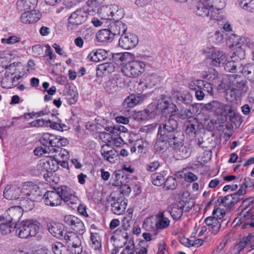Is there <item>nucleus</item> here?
<instances>
[{
	"label": "nucleus",
	"mask_w": 254,
	"mask_h": 254,
	"mask_svg": "<svg viewBox=\"0 0 254 254\" xmlns=\"http://www.w3.org/2000/svg\"><path fill=\"white\" fill-rule=\"evenodd\" d=\"M230 88L226 90L227 98L233 101L244 95L248 91L249 87L247 82L242 79L237 74H230L229 76Z\"/></svg>",
	"instance_id": "f257e3e1"
},
{
	"label": "nucleus",
	"mask_w": 254,
	"mask_h": 254,
	"mask_svg": "<svg viewBox=\"0 0 254 254\" xmlns=\"http://www.w3.org/2000/svg\"><path fill=\"white\" fill-rule=\"evenodd\" d=\"M17 225L16 233L20 238L23 239L35 236L39 230V226L33 220H27Z\"/></svg>",
	"instance_id": "f03ea898"
},
{
	"label": "nucleus",
	"mask_w": 254,
	"mask_h": 254,
	"mask_svg": "<svg viewBox=\"0 0 254 254\" xmlns=\"http://www.w3.org/2000/svg\"><path fill=\"white\" fill-rule=\"evenodd\" d=\"M178 126L177 121L173 117V114H171L170 118L166 120L164 123L160 125L158 128V133L166 139L171 137L173 133L178 131Z\"/></svg>",
	"instance_id": "7ed1b4c3"
},
{
	"label": "nucleus",
	"mask_w": 254,
	"mask_h": 254,
	"mask_svg": "<svg viewBox=\"0 0 254 254\" xmlns=\"http://www.w3.org/2000/svg\"><path fill=\"white\" fill-rule=\"evenodd\" d=\"M203 111L214 112L217 115H226L231 113L232 107L230 105L221 103L217 100H213L205 104L202 108Z\"/></svg>",
	"instance_id": "20e7f679"
},
{
	"label": "nucleus",
	"mask_w": 254,
	"mask_h": 254,
	"mask_svg": "<svg viewBox=\"0 0 254 254\" xmlns=\"http://www.w3.org/2000/svg\"><path fill=\"white\" fill-rule=\"evenodd\" d=\"M87 13L81 9H77L68 17L67 29L73 31L77 29L78 26L84 22L87 19Z\"/></svg>",
	"instance_id": "39448f33"
},
{
	"label": "nucleus",
	"mask_w": 254,
	"mask_h": 254,
	"mask_svg": "<svg viewBox=\"0 0 254 254\" xmlns=\"http://www.w3.org/2000/svg\"><path fill=\"white\" fill-rule=\"evenodd\" d=\"M145 64L142 62L132 61L126 64L122 68V72L127 76H135L143 72Z\"/></svg>",
	"instance_id": "423d86ee"
},
{
	"label": "nucleus",
	"mask_w": 254,
	"mask_h": 254,
	"mask_svg": "<svg viewBox=\"0 0 254 254\" xmlns=\"http://www.w3.org/2000/svg\"><path fill=\"white\" fill-rule=\"evenodd\" d=\"M206 56L211 60V64L215 66H220L225 64L226 62L225 55L213 47L207 48L204 50Z\"/></svg>",
	"instance_id": "0eeeda50"
},
{
	"label": "nucleus",
	"mask_w": 254,
	"mask_h": 254,
	"mask_svg": "<svg viewBox=\"0 0 254 254\" xmlns=\"http://www.w3.org/2000/svg\"><path fill=\"white\" fill-rule=\"evenodd\" d=\"M20 190L22 198L26 197H31L32 199H37L40 195L39 187L31 182L25 183Z\"/></svg>",
	"instance_id": "6e6552de"
},
{
	"label": "nucleus",
	"mask_w": 254,
	"mask_h": 254,
	"mask_svg": "<svg viewBox=\"0 0 254 254\" xmlns=\"http://www.w3.org/2000/svg\"><path fill=\"white\" fill-rule=\"evenodd\" d=\"M138 42V37L136 35L127 33L121 36L119 40V45L123 49L128 50L135 47Z\"/></svg>",
	"instance_id": "1a4fd4ad"
},
{
	"label": "nucleus",
	"mask_w": 254,
	"mask_h": 254,
	"mask_svg": "<svg viewBox=\"0 0 254 254\" xmlns=\"http://www.w3.org/2000/svg\"><path fill=\"white\" fill-rule=\"evenodd\" d=\"M62 201L63 200L69 207L73 208V205L77 204L78 199L74 195L72 194L70 189L65 186L58 188Z\"/></svg>",
	"instance_id": "9d476101"
},
{
	"label": "nucleus",
	"mask_w": 254,
	"mask_h": 254,
	"mask_svg": "<svg viewBox=\"0 0 254 254\" xmlns=\"http://www.w3.org/2000/svg\"><path fill=\"white\" fill-rule=\"evenodd\" d=\"M58 188L54 190L47 191L43 196L44 202L47 205L57 206L62 203V198L60 196Z\"/></svg>",
	"instance_id": "9b49d317"
},
{
	"label": "nucleus",
	"mask_w": 254,
	"mask_h": 254,
	"mask_svg": "<svg viewBox=\"0 0 254 254\" xmlns=\"http://www.w3.org/2000/svg\"><path fill=\"white\" fill-rule=\"evenodd\" d=\"M64 240L69 244H71L75 250V254H81L82 252V248L81 246V241L76 234L73 232H68L64 233Z\"/></svg>",
	"instance_id": "f8f14e48"
},
{
	"label": "nucleus",
	"mask_w": 254,
	"mask_h": 254,
	"mask_svg": "<svg viewBox=\"0 0 254 254\" xmlns=\"http://www.w3.org/2000/svg\"><path fill=\"white\" fill-rule=\"evenodd\" d=\"M64 240L69 244H71L75 250V254H81L82 252V248L81 246V241L76 234L73 232H68L64 233Z\"/></svg>",
	"instance_id": "ddd939ff"
},
{
	"label": "nucleus",
	"mask_w": 254,
	"mask_h": 254,
	"mask_svg": "<svg viewBox=\"0 0 254 254\" xmlns=\"http://www.w3.org/2000/svg\"><path fill=\"white\" fill-rule=\"evenodd\" d=\"M194 12L201 17H208L211 14L212 18L213 15V5L208 3L198 2L193 7Z\"/></svg>",
	"instance_id": "4468645a"
},
{
	"label": "nucleus",
	"mask_w": 254,
	"mask_h": 254,
	"mask_svg": "<svg viewBox=\"0 0 254 254\" xmlns=\"http://www.w3.org/2000/svg\"><path fill=\"white\" fill-rule=\"evenodd\" d=\"M156 107L157 109L161 110L165 116L169 115L170 113L173 114L177 109V106L173 104L170 103L167 97L159 99Z\"/></svg>",
	"instance_id": "2eb2a0df"
},
{
	"label": "nucleus",
	"mask_w": 254,
	"mask_h": 254,
	"mask_svg": "<svg viewBox=\"0 0 254 254\" xmlns=\"http://www.w3.org/2000/svg\"><path fill=\"white\" fill-rule=\"evenodd\" d=\"M101 153L104 159L110 163H114L119 156L118 152L109 144L102 146Z\"/></svg>",
	"instance_id": "dca6fc26"
},
{
	"label": "nucleus",
	"mask_w": 254,
	"mask_h": 254,
	"mask_svg": "<svg viewBox=\"0 0 254 254\" xmlns=\"http://www.w3.org/2000/svg\"><path fill=\"white\" fill-rule=\"evenodd\" d=\"M39 166V169L43 172L44 171H56L59 168L58 161L52 157L42 160Z\"/></svg>",
	"instance_id": "f3484780"
},
{
	"label": "nucleus",
	"mask_w": 254,
	"mask_h": 254,
	"mask_svg": "<svg viewBox=\"0 0 254 254\" xmlns=\"http://www.w3.org/2000/svg\"><path fill=\"white\" fill-rule=\"evenodd\" d=\"M22 211L20 206L11 207L6 211L7 215L5 216V219L9 222L15 225V223L19 220L22 216Z\"/></svg>",
	"instance_id": "a211bd4d"
},
{
	"label": "nucleus",
	"mask_w": 254,
	"mask_h": 254,
	"mask_svg": "<svg viewBox=\"0 0 254 254\" xmlns=\"http://www.w3.org/2000/svg\"><path fill=\"white\" fill-rule=\"evenodd\" d=\"M185 205L183 202H177L171 204L168 208L167 211L170 213L174 220H178L183 214Z\"/></svg>",
	"instance_id": "6ab92c4d"
},
{
	"label": "nucleus",
	"mask_w": 254,
	"mask_h": 254,
	"mask_svg": "<svg viewBox=\"0 0 254 254\" xmlns=\"http://www.w3.org/2000/svg\"><path fill=\"white\" fill-rule=\"evenodd\" d=\"M47 226L49 232L54 237L59 239L64 237V226L62 224L51 222L49 223Z\"/></svg>",
	"instance_id": "aec40b11"
},
{
	"label": "nucleus",
	"mask_w": 254,
	"mask_h": 254,
	"mask_svg": "<svg viewBox=\"0 0 254 254\" xmlns=\"http://www.w3.org/2000/svg\"><path fill=\"white\" fill-rule=\"evenodd\" d=\"M40 17L39 12L33 10L23 13L21 16V20L23 23L29 24L37 21Z\"/></svg>",
	"instance_id": "412c9836"
},
{
	"label": "nucleus",
	"mask_w": 254,
	"mask_h": 254,
	"mask_svg": "<svg viewBox=\"0 0 254 254\" xmlns=\"http://www.w3.org/2000/svg\"><path fill=\"white\" fill-rule=\"evenodd\" d=\"M238 199L235 197L233 194L227 195L224 197H219L217 199V203L227 208H231L238 202Z\"/></svg>",
	"instance_id": "4be33fe9"
},
{
	"label": "nucleus",
	"mask_w": 254,
	"mask_h": 254,
	"mask_svg": "<svg viewBox=\"0 0 254 254\" xmlns=\"http://www.w3.org/2000/svg\"><path fill=\"white\" fill-rule=\"evenodd\" d=\"M191 152L190 145H184L183 144L177 146L174 149V156L178 160L186 159L190 156Z\"/></svg>",
	"instance_id": "5701e85b"
},
{
	"label": "nucleus",
	"mask_w": 254,
	"mask_h": 254,
	"mask_svg": "<svg viewBox=\"0 0 254 254\" xmlns=\"http://www.w3.org/2000/svg\"><path fill=\"white\" fill-rule=\"evenodd\" d=\"M112 211L117 215H121L124 212L127 206V200L124 197H120L112 203Z\"/></svg>",
	"instance_id": "b1692460"
},
{
	"label": "nucleus",
	"mask_w": 254,
	"mask_h": 254,
	"mask_svg": "<svg viewBox=\"0 0 254 254\" xmlns=\"http://www.w3.org/2000/svg\"><path fill=\"white\" fill-rule=\"evenodd\" d=\"M3 195L6 199L9 200L20 199V189L16 186H7L3 191Z\"/></svg>",
	"instance_id": "393cba45"
},
{
	"label": "nucleus",
	"mask_w": 254,
	"mask_h": 254,
	"mask_svg": "<svg viewBox=\"0 0 254 254\" xmlns=\"http://www.w3.org/2000/svg\"><path fill=\"white\" fill-rule=\"evenodd\" d=\"M57 137L54 134L44 133L41 136L40 141L44 146H50V148L57 147Z\"/></svg>",
	"instance_id": "a878e982"
},
{
	"label": "nucleus",
	"mask_w": 254,
	"mask_h": 254,
	"mask_svg": "<svg viewBox=\"0 0 254 254\" xmlns=\"http://www.w3.org/2000/svg\"><path fill=\"white\" fill-rule=\"evenodd\" d=\"M107 56L108 53L105 50L97 49L91 52L87 58L91 61L99 62L105 60Z\"/></svg>",
	"instance_id": "bb28decb"
},
{
	"label": "nucleus",
	"mask_w": 254,
	"mask_h": 254,
	"mask_svg": "<svg viewBox=\"0 0 254 254\" xmlns=\"http://www.w3.org/2000/svg\"><path fill=\"white\" fill-rule=\"evenodd\" d=\"M109 28L114 36L124 33L127 29V27L122 21L117 20L110 24Z\"/></svg>",
	"instance_id": "cd10ccee"
},
{
	"label": "nucleus",
	"mask_w": 254,
	"mask_h": 254,
	"mask_svg": "<svg viewBox=\"0 0 254 254\" xmlns=\"http://www.w3.org/2000/svg\"><path fill=\"white\" fill-rule=\"evenodd\" d=\"M13 225L12 223L7 221L5 217L0 216V232L2 235L10 234L18 226L17 224H15L13 227Z\"/></svg>",
	"instance_id": "c85d7f7f"
},
{
	"label": "nucleus",
	"mask_w": 254,
	"mask_h": 254,
	"mask_svg": "<svg viewBox=\"0 0 254 254\" xmlns=\"http://www.w3.org/2000/svg\"><path fill=\"white\" fill-rule=\"evenodd\" d=\"M116 8L115 4L102 6L99 12L100 17L103 19L112 20V14L113 11H115Z\"/></svg>",
	"instance_id": "c756f323"
},
{
	"label": "nucleus",
	"mask_w": 254,
	"mask_h": 254,
	"mask_svg": "<svg viewBox=\"0 0 254 254\" xmlns=\"http://www.w3.org/2000/svg\"><path fill=\"white\" fill-rule=\"evenodd\" d=\"M114 37L109 28V29H102L99 31L96 34L98 41L101 42L111 41Z\"/></svg>",
	"instance_id": "7c9ffc66"
},
{
	"label": "nucleus",
	"mask_w": 254,
	"mask_h": 254,
	"mask_svg": "<svg viewBox=\"0 0 254 254\" xmlns=\"http://www.w3.org/2000/svg\"><path fill=\"white\" fill-rule=\"evenodd\" d=\"M115 65L113 63H104L98 65L96 70L97 74L101 76L103 74L111 73L114 71Z\"/></svg>",
	"instance_id": "2f4dec72"
},
{
	"label": "nucleus",
	"mask_w": 254,
	"mask_h": 254,
	"mask_svg": "<svg viewBox=\"0 0 254 254\" xmlns=\"http://www.w3.org/2000/svg\"><path fill=\"white\" fill-rule=\"evenodd\" d=\"M38 0H18L17 2V6L20 10H28L34 8L37 5Z\"/></svg>",
	"instance_id": "473e14b6"
},
{
	"label": "nucleus",
	"mask_w": 254,
	"mask_h": 254,
	"mask_svg": "<svg viewBox=\"0 0 254 254\" xmlns=\"http://www.w3.org/2000/svg\"><path fill=\"white\" fill-rule=\"evenodd\" d=\"M183 134L180 131H177L173 133L171 137H169L168 143L175 149L177 146L183 144Z\"/></svg>",
	"instance_id": "72a5a7b5"
},
{
	"label": "nucleus",
	"mask_w": 254,
	"mask_h": 254,
	"mask_svg": "<svg viewBox=\"0 0 254 254\" xmlns=\"http://www.w3.org/2000/svg\"><path fill=\"white\" fill-rule=\"evenodd\" d=\"M157 219L155 226L157 229H165L170 224V220L164 216V212L159 213L157 215Z\"/></svg>",
	"instance_id": "f704fd0d"
},
{
	"label": "nucleus",
	"mask_w": 254,
	"mask_h": 254,
	"mask_svg": "<svg viewBox=\"0 0 254 254\" xmlns=\"http://www.w3.org/2000/svg\"><path fill=\"white\" fill-rule=\"evenodd\" d=\"M36 200L32 199L31 197L26 198V197H24L22 198L21 196L20 198L21 206L20 207L22 210L23 209H25V211L30 210L34 207V202Z\"/></svg>",
	"instance_id": "c9c22d12"
},
{
	"label": "nucleus",
	"mask_w": 254,
	"mask_h": 254,
	"mask_svg": "<svg viewBox=\"0 0 254 254\" xmlns=\"http://www.w3.org/2000/svg\"><path fill=\"white\" fill-rule=\"evenodd\" d=\"M140 100L139 97L134 94H131L125 99L124 102V106L125 107L132 108L137 104Z\"/></svg>",
	"instance_id": "e433bc0d"
},
{
	"label": "nucleus",
	"mask_w": 254,
	"mask_h": 254,
	"mask_svg": "<svg viewBox=\"0 0 254 254\" xmlns=\"http://www.w3.org/2000/svg\"><path fill=\"white\" fill-rule=\"evenodd\" d=\"M238 42L235 47L239 49L242 56L244 55L245 50L250 46V40L248 38L241 36Z\"/></svg>",
	"instance_id": "4c0bfd02"
},
{
	"label": "nucleus",
	"mask_w": 254,
	"mask_h": 254,
	"mask_svg": "<svg viewBox=\"0 0 254 254\" xmlns=\"http://www.w3.org/2000/svg\"><path fill=\"white\" fill-rule=\"evenodd\" d=\"M169 138V137L165 139L162 135L158 133L157 141L154 146L155 149L157 151L162 150L166 146Z\"/></svg>",
	"instance_id": "58836bf2"
},
{
	"label": "nucleus",
	"mask_w": 254,
	"mask_h": 254,
	"mask_svg": "<svg viewBox=\"0 0 254 254\" xmlns=\"http://www.w3.org/2000/svg\"><path fill=\"white\" fill-rule=\"evenodd\" d=\"M90 241L91 242V249L95 251H98V253L101 252V242L98 240V236L97 234H91L90 236Z\"/></svg>",
	"instance_id": "ea45409f"
},
{
	"label": "nucleus",
	"mask_w": 254,
	"mask_h": 254,
	"mask_svg": "<svg viewBox=\"0 0 254 254\" xmlns=\"http://www.w3.org/2000/svg\"><path fill=\"white\" fill-rule=\"evenodd\" d=\"M165 181L164 176L160 173H156L151 175V182L156 186H161Z\"/></svg>",
	"instance_id": "a19ab883"
},
{
	"label": "nucleus",
	"mask_w": 254,
	"mask_h": 254,
	"mask_svg": "<svg viewBox=\"0 0 254 254\" xmlns=\"http://www.w3.org/2000/svg\"><path fill=\"white\" fill-rule=\"evenodd\" d=\"M239 5L245 10L254 12V0H244Z\"/></svg>",
	"instance_id": "79ce46f5"
},
{
	"label": "nucleus",
	"mask_w": 254,
	"mask_h": 254,
	"mask_svg": "<svg viewBox=\"0 0 254 254\" xmlns=\"http://www.w3.org/2000/svg\"><path fill=\"white\" fill-rule=\"evenodd\" d=\"M228 223V220L226 219H223L221 221L218 220L216 222H214L213 225H211L209 227V230L211 233L215 234L219 231L222 224L226 225Z\"/></svg>",
	"instance_id": "37998d69"
},
{
	"label": "nucleus",
	"mask_w": 254,
	"mask_h": 254,
	"mask_svg": "<svg viewBox=\"0 0 254 254\" xmlns=\"http://www.w3.org/2000/svg\"><path fill=\"white\" fill-rule=\"evenodd\" d=\"M198 127L197 121L193 118L192 120L189 121L186 125V132L188 133H195Z\"/></svg>",
	"instance_id": "c03bdc74"
},
{
	"label": "nucleus",
	"mask_w": 254,
	"mask_h": 254,
	"mask_svg": "<svg viewBox=\"0 0 254 254\" xmlns=\"http://www.w3.org/2000/svg\"><path fill=\"white\" fill-rule=\"evenodd\" d=\"M52 153H59V156L63 159H66L69 157L68 152L65 149H63L59 146V145H57V147L51 148Z\"/></svg>",
	"instance_id": "a18cd8bd"
},
{
	"label": "nucleus",
	"mask_w": 254,
	"mask_h": 254,
	"mask_svg": "<svg viewBox=\"0 0 254 254\" xmlns=\"http://www.w3.org/2000/svg\"><path fill=\"white\" fill-rule=\"evenodd\" d=\"M52 250L54 254H62L67 251L66 248L61 243L56 242L52 245Z\"/></svg>",
	"instance_id": "49530a36"
},
{
	"label": "nucleus",
	"mask_w": 254,
	"mask_h": 254,
	"mask_svg": "<svg viewBox=\"0 0 254 254\" xmlns=\"http://www.w3.org/2000/svg\"><path fill=\"white\" fill-rule=\"evenodd\" d=\"M253 66L251 65L245 66L243 69L242 72L245 74L250 81L254 82V70H253V72H252Z\"/></svg>",
	"instance_id": "de8ad7c7"
},
{
	"label": "nucleus",
	"mask_w": 254,
	"mask_h": 254,
	"mask_svg": "<svg viewBox=\"0 0 254 254\" xmlns=\"http://www.w3.org/2000/svg\"><path fill=\"white\" fill-rule=\"evenodd\" d=\"M115 11H113V14H112V20H119L124 17L125 13L123 8L120 7L118 5H116Z\"/></svg>",
	"instance_id": "09e8293b"
},
{
	"label": "nucleus",
	"mask_w": 254,
	"mask_h": 254,
	"mask_svg": "<svg viewBox=\"0 0 254 254\" xmlns=\"http://www.w3.org/2000/svg\"><path fill=\"white\" fill-rule=\"evenodd\" d=\"M164 183V187L166 190H174L177 185L176 179L173 177H168Z\"/></svg>",
	"instance_id": "8fccbe9b"
},
{
	"label": "nucleus",
	"mask_w": 254,
	"mask_h": 254,
	"mask_svg": "<svg viewBox=\"0 0 254 254\" xmlns=\"http://www.w3.org/2000/svg\"><path fill=\"white\" fill-rule=\"evenodd\" d=\"M1 83L5 88H11L12 87V73L9 74L6 71L4 77L1 80Z\"/></svg>",
	"instance_id": "3c124183"
},
{
	"label": "nucleus",
	"mask_w": 254,
	"mask_h": 254,
	"mask_svg": "<svg viewBox=\"0 0 254 254\" xmlns=\"http://www.w3.org/2000/svg\"><path fill=\"white\" fill-rule=\"evenodd\" d=\"M193 113L190 109H182L178 114V117L182 120L192 118Z\"/></svg>",
	"instance_id": "603ef678"
},
{
	"label": "nucleus",
	"mask_w": 254,
	"mask_h": 254,
	"mask_svg": "<svg viewBox=\"0 0 254 254\" xmlns=\"http://www.w3.org/2000/svg\"><path fill=\"white\" fill-rule=\"evenodd\" d=\"M241 36L231 33L228 36L227 44L229 47H235Z\"/></svg>",
	"instance_id": "864d4df0"
},
{
	"label": "nucleus",
	"mask_w": 254,
	"mask_h": 254,
	"mask_svg": "<svg viewBox=\"0 0 254 254\" xmlns=\"http://www.w3.org/2000/svg\"><path fill=\"white\" fill-rule=\"evenodd\" d=\"M52 153L51 148H50V146L47 147H43L39 146L36 147L34 150V153L35 155L37 156H42L47 153Z\"/></svg>",
	"instance_id": "5fc2aeb1"
},
{
	"label": "nucleus",
	"mask_w": 254,
	"mask_h": 254,
	"mask_svg": "<svg viewBox=\"0 0 254 254\" xmlns=\"http://www.w3.org/2000/svg\"><path fill=\"white\" fill-rule=\"evenodd\" d=\"M252 204H249L248 206L242 209V213H244V217L247 219H254V211L252 210Z\"/></svg>",
	"instance_id": "6e6d98bb"
},
{
	"label": "nucleus",
	"mask_w": 254,
	"mask_h": 254,
	"mask_svg": "<svg viewBox=\"0 0 254 254\" xmlns=\"http://www.w3.org/2000/svg\"><path fill=\"white\" fill-rule=\"evenodd\" d=\"M190 94H189L186 95L185 96H183L180 94H177L174 96V98L178 104L183 103L184 104H189L190 102Z\"/></svg>",
	"instance_id": "4d7b16f0"
},
{
	"label": "nucleus",
	"mask_w": 254,
	"mask_h": 254,
	"mask_svg": "<svg viewBox=\"0 0 254 254\" xmlns=\"http://www.w3.org/2000/svg\"><path fill=\"white\" fill-rule=\"evenodd\" d=\"M217 76L216 71L213 69H209L208 72L204 71L201 73V77L204 79H207L211 81L214 79Z\"/></svg>",
	"instance_id": "13d9d810"
},
{
	"label": "nucleus",
	"mask_w": 254,
	"mask_h": 254,
	"mask_svg": "<svg viewBox=\"0 0 254 254\" xmlns=\"http://www.w3.org/2000/svg\"><path fill=\"white\" fill-rule=\"evenodd\" d=\"M72 229L80 234H82L84 232V225L80 219H78L75 223L71 227Z\"/></svg>",
	"instance_id": "bf43d9fd"
},
{
	"label": "nucleus",
	"mask_w": 254,
	"mask_h": 254,
	"mask_svg": "<svg viewBox=\"0 0 254 254\" xmlns=\"http://www.w3.org/2000/svg\"><path fill=\"white\" fill-rule=\"evenodd\" d=\"M148 112L146 111H138L133 115V118L138 122L145 121L147 119Z\"/></svg>",
	"instance_id": "052dcab7"
},
{
	"label": "nucleus",
	"mask_w": 254,
	"mask_h": 254,
	"mask_svg": "<svg viewBox=\"0 0 254 254\" xmlns=\"http://www.w3.org/2000/svg\"><path fill=\"white\" fill-rule=\"evenodd\" d=\"M20 41V38L16 36H12L8 38H2L1 42L3 44H13Z\"/></svg>",
	"instance_id": "680f3d73"
},
{
	"label": "nucleus",
	"mask_w": 254,
	"mask_h": 254,
	"mask_svg": "<svg viewBox=\"0 0 254 254\" xmlns=\"http://www.w3.org/2000/svg\"><path fill=\"white\" fill-rule=\"evenodd\" d=\"M225 215V212L224 210L220 208H216L213 211L212 215L214 217L218 220L223 218Z\"/></svg>",
	"instance_id": "e2e57ef3"
},
{
	"label": "nucleus",
	"mask_w": 254,
	"mask_h": 254,
	"mask_svg": "<svg viewBox=\"0 0 254 254\" xmlns=\"http://www.w3.org/2000/svg\"><path fill=\"white\" fill-rule=\"evenodd\" d=\"M78 219V218L73 215H66L64 217V221L72 227Z\"/></svg>",
	"instance_id": "0e129e2a"
},
{
	"label": "nucleus",
	"mask_w": 254,
	"mask_h": 254,
	"mask_svg": "<svg viewBox=\"0 0 254 254\" xmlns=\"http://www.w3.org/2000/svg\"><path fill=\"white\" fill-rule=\"evenodd\" d=\"M134 57L132 54L130 53H123L122 64L130 63L133 61Z\"/></svg>",
	"instance_id": "69168bd1"
},
{
	"label": "nucleus",
	"mask_w": 254,
	"mask_h": 254,
	"mask_svg": "<svg viewBox=\"0 0 254 254\" xmlns=\"http://www.w3.org/2000/svg\"><path fill=\"white\" fill-rule=\"evenodd\" d=\"M201 89L204 92H206L210 95L212 94L213 90L211 83L203 80V83H201Z\"/></svg>",
	"instance_id": "338daca9"
},
{
	"label": "nucleus",
	"mask_w": 254,
	"mask_h": 254,
	"mask_svg": "<svg viewBox=\"0 0 254 254\" xmlns=\"http://www.w3.org/2000/svg\"><path fill=\"white\" fill-rule=\"evenodd\" d=\"M201 83H203V80H193L190 82L189 84V87L190 90L196 91L197 90V88H199L201 86Z\"/></svg>",
	"instance_id": "774afa93"
}]
</instances>
